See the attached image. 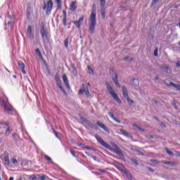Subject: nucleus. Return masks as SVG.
I'll return each instance as SVG.
<instances>
[{
    "mask_svg": "<svg viewBox=\"0 0 180 180\" xmlns=\"http://www.w3.org/2000/svg\"><path fill=\"white\" fill-rule=\"evenodd\" d=\"M155 120H160L158 119V117H155Z\"/></svg>",
    "mask_w": 180,
    "mask_h": 180,
    "instance_id": "64",
    "label": "nucleus"
},
{
    "mask_svg": "<svg viewBox=\"0 0 180 180\" xmlns=\"http://www.w3.org/2000/svg\"><path fill=\"white\" fill-rule=\"evenodd\" d=\"M111 78L112 79V81H114L115 85H117V86H120V85L119 84V80L117 79V74H116V72H112L111 73Z\"/></svg>",
    "mask_w": 180,
    "mask_h": 180,
    "instance_id": "11",
    "label": "nucleus"
},
{
    "mask_svg": "<svg viewBox=\"0 0 180 180\" xmlns=\"http://www.w3.org/2000/svg\"><path fill=\"white\" fill-rule=\"evenodd\" d=\"M41 34L44 41H46V40H49V34L47 33V31H46V30L44 29V25H42L41 28Z\"/></svg>",
    "mask_w": 180,
    "mask_h": 180,
    "instance_id": "8",
    "label": "nucleus"
},
{
    "mask_svg": "<svg viewBox=\"0 0 180 180\" xmlns=\"http://www.w3.org/2000/svg\"><path fill=\"white\" fill-rule=\"evenodd\" d=\"M146 169H148L150 171V172H154V170L153 169V168H151L150 167H147Z\"/></svg>",
    "mask_w": 180,
    "mask_h": 180,
    "instance_id": "44",
    "label": "nucleus"
},
{
    "mask_svg": "<svg viewBox=\"0 0 180 180\" xmlns=\"http://www.w3.org/2000/svg\"><path fill=\"white\" fill-rule=\"evenodd\" d=\"M11 131H12V129L11 127H8L6 129V136H9V134H11Z\"/></svg>",
    "mask_w": 180,
    "mask_h": 180,
    "instance_id": "28",
    "label": "nucleus"
},
{
    "mask_svg": "<svg viewBox=\"0 0 180 180\" xmlns=\"http://www.w3.org/2000/svg\"><path fill=\"white\" fill-rule=\"evenodd\" d=\"M70 153L73 157H77V155H75V151L70 150Z\"/></svg>",
    "mask_w": 180,
    "mask_h": 180,
    "instance_id": "43",
    "label": "nucleus"
},
{
    "mask_svg": "<svg viewBox=\"0 0 180 180\" xmlns=\"http://www.w3.org/2000/svg\"><path fill=\"white\" fill-rule=\"evenodd\" d=\"M162 70H165L166 71H168V70H169V66L167 65H162Z\"/></svg>",
    "mask_w": 180,
    "mask_h": 180,
    "instance_id": "35",
    "label": "nucleus"
},
{
    "mask_svg": "<svg viewBox=\"0 0 180 180\" xmlns=\"http://www.w3.org/2000/svg\"><path fill=\"white\" fill-rule=\"evenodd\" d=\"M53 134H55L56 137L57 139H60V136H58V133L57 132V131H56V129H53Z\"/></svg>",
    "mask_w": 180,
    "mask_h": 180,
    "instance_id": "39",
    "label": "nucleus"
},
{
    "mask_svg": "<svg viewBox=\"0 0 180 180\" xmlns=\"http://www.w3.org/2000/svg\"><path fill=\"white\" fill-rule=\"evenodd\" d=\"M91 158H93V160H94L95 161H96V156L95 155H91Z\"/></svg>",
    "mask_w": 180,
    "mask_h": 180,
    "instance_id": "53",
    "label": "nucleus"
},
{
    "mask_svg": "<svg viewBox=\"0 0 180 180\" xmlns=\"http://www.w3.org/2000/svg\"><path fill=\"white\" fill-rule=\"evenodd\" d=\"M95 138L96 139L97 141H98V143H100L101 145L103 146V147H105L112 153L117 154V155L120 157V158H123L124 157V155H123V152H122V149H120V148H119L117 145L114 144V148H112L109 144L105 142V141H103V139H102V138H101L99 135H96Z\"/></svg>",
    "mask_w": 180,
    "mask_h": 180,
    "instance_id": "1",
    "label": "nucleus"
},
{
    "mask_svg": "<svg viewBox=\"0 0 180 180\" xmlns=\"http://www.w3.org/2000/svg\"><path fill=\"white\" fill-rule=\"evenodd\" d=\"M77 9V1H72L70 6V11H76Z\"/></svg>",
    "mask_w": 180,
    "mask_h": 180,
    "instance_id": "20",
    "label": "nucleus"
},
{
    "mask_svg": "<svg viewBox=\"0 0 180 180\" xmlns=\"http://www.w3.org/2000/svg\"><path fill=\"white\" fill-rule=\"evenodd\" d=\"M155 57H158V48H156L154 51Z\"/></svg>",
    "mask_w": 180,
    "mask_h": 180,
    "instance_id": "38",
    "label": "nucleus"
},
{
    "mask_svg": "<svg viewBox=\"0 0 180 180\" xmlns=\"http://www.w3.org/2000/svg\"><path fill=\"white\" fill-rule=\"evenodd\" d=\"M160 124L161 126H164V127H165V124H164V123L162 122Z\"/></svg>",
    "mask_w": 180,
    "mask_h": 180,
    "instance_id": "62",
    "label": "nucleus"
},
{
    "mask_svg": "<svg viewBox=\"0 0 180 180\" xmlns=\"http://www.w3.org/2000/svg\"><path fill=\"white\" fill-rule=\"evenodd\" d=\"M62 0H55V2H56V5H57V9H60L61 10L63 8V4L61 2Z\"/></svg>",
    "mask_w": 180,
    "mask_h": 180,
    "instance_id": "22",
    "label": "nucleus"
},
{
    "mask_svg": "<svg viewBox=\"0 0 180 180\" xmlns=\"http://www.w3.org/2000/svg\"><path fill=\"white\" fill-rule=\"evenodd\" d=\"M27 37L30 39V40H33V39H34V35L32 32V26H28V28L27 30Z\"/></svg>",
    "mask_w": 180,
    "mask_h": 180,
    "instance_id": "13",
    "label": "nucleus"
},
{
    "mask_svg": "<svg viewBox=\"0 0 180 180\" xmlns=\"http://www.w3.org/2000/svg\"><path fill=\"white\" fill-rule=\"evenodd\" d=\"M63 23L65 26H67V17L63 16Z\"/></svg>",
    "mask_w": 180,
    "mask_h": 180,
    "instance_id": "37",
    "label": "nucleus"
},
{
    "mask_svg": "<svg viewBox=\"0 0 180 180\" xmlns=\"http://www.w3.org/2000/svg\"><path fill=\"white\" fill-rule=\"evenodd\" d=\"M122 94H123V96L125 99L129 98V94L127 93V89L126 88V86H123L122 87Z\"/></svg>",
    "mask_w": 180,
    "mask_h": 180,
    "instance_id": "19",
    "label": "nucleus"
},
{
    "mask_svg": "<svg viewBox=\"0 0 180 180\" xmlns=\"http://www.w3.org/2000/svg\"><path fill=\"white\" fill-rule=\"evenodd\" d=\"M150 161L152 162V164H155V165H158V164L160 163L158 160L151 159Z\"/></svg>",
    "mask_w": 180,
    "mask_h": 180,
    "instance_id": "31",
    "label": "nucleus"
},
{
    "mask_svg": "<svg viewBox=\"0 0 180 180\" xmlns=\"http://www.w3.org/2000/svg\"><path fill=\"white\" fill-rule=\"evenodd\" d=\"M82 122H84V123H86V124H88L89 127H91L92 129H94V124H92V122H91V121L86 120L85 117H81Z\"/></svg>",
    "mask_w": 180,
    "mask_h": 180,
    "instance_id": "18",
    "label": "nucleus"
},
{
    "mask_svg": "<svg viewBox=\"0 0 180 180\" xmlns=\"http://www.w3.org/2000/svg\"><path fill=\"white\" fill-rule=\"evenodd\" d=\"M108 115L110 116V117H112V119H113V117H115V115H113V114L112 112H108Z\"/></svg>",
    "mask_w": 180,
    "mask_h": 180,
    "instance_id": "48",
    "label": "nucleus"
},
{
    "mask_svg": "<svg viewBox=\"0 0 180 180\" xmlns=\"http://www.w3.org/2000/svg\"><path fill=\"white\" fill-rule=\"evenodd\" d=\"M85 148H86L87 150H92V148H91V147H89V146H86Z\"/></svg>",
    "mask_w": 180,
    "mask_h": 180,
    "instance_id": "54",
    "label": "nucleus"
},
{
    "mask_svg": "<svg viewBox=\"0 0 180 180\" xmlns=\"http://www.w3.org/2000/svg\"><path fill=\"white\" fill-rule=\"evenodd\" d=\"M127 176L128 179H131V175L127 174Z\"/></svg>",
    "mask_w": 180,
    "mask_h": 180,
    "instance_id": "57",
    "label": "nucleus"
},
{
    "mask_svg": "<svg viewBox=\"0 0 180 180\" xmlns=\"http://www.w3.org/2000/svg\"><path fill=\"white\" fill-rule=\"evenodd\" d=\"M32 180H37V176H34L32 178Z\"/></svg>",
    "mask_w": 180,
    "mask_h": 180,
    "instance_id": "58",
    "label": "nucleus"
},
{
    "mask_svg": "<svg viewBox=\"0 0 180 180\" xmlns=\"http://www.w3.org/2000/svg\"><path fill=\"white\" fill-rule=\"evenodd\" d=\"M96 26V5L94 4L91 14L90 16V24L89 27V32L90 34L95 33V27Z\"/></svg>",
    "mask_w": 180,
    "mask_h": 180,
    "instance_id": "2",
    "label": "nucleus"
},
{
    "mask_svg": "<svg viewBox=\"0 0 180 180\" xmlns=\"http://www.w3.org/2000/svg\"><path fill=\"white\" fill-rule=\"evenodd\" d=\"M115 122H117V123H122V122H120V120H119V119H117L116 117H113L112 118Z\"/></svg>",
    "mask_w": 180,
    "mask_h": 180,
    "instance_id": "40",
    "label": "nucleus"
},
{
    "mask_svg": "<svg viewBox=\"0 0 180 180\" xmlns=\"http://www.w3.org/2000/svg\"><path fill=\"white\" fill-rule=\"evenodd\" d=\"M4 164H6V165H9L10 164L9 156L8 155L4 156Z\"/></svg>",
    "mask_w": 180,
    "mask_h": 180,
    "instance_id": "24",
    "label": "nucleus"
},
{
    "mask_svg": "<svg viewBox=\"0 0 180 180\" xmlns=\"http://www.w3.org/2000/svg\"><path fill=\"white\" fill-rule=\"evenodd\" d=\"M88 70H89V74H92L94 75V70H92V68H91L89 66L88 67Z\"/></svg>",
    "mask_w": 180,
    "mask_h": 180,
    "instance_id": "41",
    "label": "nucleus"
},
{
    "mask_svg": "<svg viewBox=\"0 0 180 180\" xmlns=\"http://www.w3.org/2000/svg\"><path fill=\"white\" fill-rule=\"evenodd\" d=\"M18 64L22 74H26V70H25V63L22 60H18Z\"/></svg>",
    "mask_w": 180,
    "mask_h": 180,
    "instance_id": "15",
    "label": "nucleus"
},
{
    "mask_svg": "<svg viewBox=\"0 0 180 180\" xmlns=\"http://www.w3.org/2000/svg\"><path fill=\"white\" fill-rule=\"evenodd\" d=\"M176 157H180V153H179V151H176Z\"/></svg>",
    "mask_w": 180,
    "mask_h": 180,
    "instance_id": "52",
    "label": "nucleus"
},
{
    "mask_svg": "<svg viewBox=\"0 0 180 180\" xmlns=\"http://www.w3.org/2000/svg\"><path fill=\"white\" fill-rule=\"evenodd\" d=\"M101 8H105L106 6V0H100Z\"/></svg>",
    "mask_w": 180,
    "mask_h": 180,
    "instance_id": "26",
    "label": "nucleus"
},
{
    "mask_svg": "<svg viewBox=\"0 0 180 180\" xmlns=\"http://www.w3.org/2000/svg\"><path fill=\"white\" fill-rule=\"evenodd\" d=\"M154 103H155V105L158 104V101H157L156 100L153 101Z\"/></svg>",
    "mask_w": 180,
    "mask_h": 180,
    "instance_id": "59",
    "label": "nucleus"
},
{
    "mask_svg": "<svg viewBox=\"0 0 180 180\" xmlns=\"http://www.w3.org/2000/svg\"><path fill=\"white\" fill-rule=\"evenodd\" d=\"M63 81L68 89H71V86H70V83L68 82V77H67V75L63 74Z\"/></svg>",
    "mask_w": 180,
    "mask_h": 180,
    "instance_id": "12",
    "label": "nucleus"
},
{
    "mask_svg": "<svg viewBox=\"0 0 180 180\" xmlns=\"http://www.w3.org/2000/svg\"><path fill=\"white\" fill-rule=\"evenodd\" d=\"M162 163L165 164V165H171L172 167H176V165H178V163L176 162H170L167 160L162 161Z\"/></svg>",
    "mask_w": 180,
    "mask_h": 180,
    "instance_id": "17",
    "label": "nucleus"
},
{
    "mask_svg": "<svg viewBox=\"0 0 180 180\" xmlns=\"http://www.w3.org/2000/svg\"><path fill=\"white\" fill-rule=\"evenodd\" d=\"M96 124H97V126H98L101 129H103V130L105 131H106L107 133H109V129H108V127L105 126V124H103L102 122H101L100 121H98L96 122Z\"/></svg>",
    "mask_w": 180,
    "mask_h": 180,
    "instance_id": "16",
    "label": "nucleus"
},
{
    "mask_svg": "<svg viewBox=\"0 0 180 180\" xmlns=\"http://www.w3.org/2000/svg\"><path fill=\"white\" fill-rule=\"evenodd\" d=\"M139 84L140 83H139V82L137 79H132L131 85L133 86H139Z\"/></svg>",
    "mask_w": 180,
    "mask_h": 180,
    "instance_id": "23",
    "label": "nucleus"
},
{
    "mask_svg": "<svg viewBox=\"0 0 180 180\" xmlns=\"http://www.w3.org/2000/svg\"><path fill=\"white\" fill-rule=\"evenodd\" d=\"M165 85L167 86H172L173 88H176V89H179L180 91V86L178 84H176L175 83L172 82H169V80H166L165 82Z\"/></svg>",
    "mask_w": 180,
    "mask_h": 180,
    "instance_id": "10",
    "label": "nucleus"
},
{
    "mask_svg": "<svg viewBox=\"0 0 180 180\" xmlns=\"http://www.w3.org/2000/svg\"><path fill=\"white\" fill-rule=\"evenodd\" d=\"M84 22V17H80L77 21H73V23L78 29H81V23Z\"/></svg>",
    "mask_w": 180,
    "mask_h": 180,
    "instance_id": "14",
    "label": "nucleus"
},
{
    "mask_svg": "<svg viewBox=\"0 0 180 180\" xmlns=\"http://www.w3.org/2000/svg\"><path fill=\"white\" fill-rule=\"evenodd\" d=\"M126 99H127V101L129 105H132V103H134V101L130 100V98L128 97V98H126Z\"/></svg>",
    "mask_w": 180,
    "mask_h": 180,
    "instance_id": "36",
    "label": "nucleus"
},
{
    "mask_svg": "<svg viewBox=\"0 0 180 180\" xmlns=\"http://www.w3.org/2000/svg\"><path fill=\"white\" fill-rule=\"evenodd\" d=\"M114 165L115 167H116V168L122 171V172H124V174H127V172H126V170H124V166H123L122 163L119 162H115Z\"/></svg>",
    "mask_w": 180,
    "mask_h": 180,
    "instance_id": "9",
    "label": "nucleus"
},
{
    "mask_svg": "<svg viewBox=\"0 0 180 180\" xmlns=\"http://www.w3.org/2000/svg\"><path fill=\"white\" fill-rule=\"evenodd\" d=\"M158 1H160V0H153L152 5H155V4H157V2H158Z\"/></svg>",
    "mask_w": 180,
    "mask_h": 180,
    "instance_id": "47",
    "label": "nucleus"
},
{
    "mask_svg": "<svg viewBox=\"0 0 180 180\" xmlns=\"http://www.w3.org/2000/svg\"><path fill=\"white\" fill-rule=\"evenodd\" d=\"M176 68L180 67V60L176 62Z\"/></svg>",
    "mask_w": 180,
    "mask_h": 180,
    "instance_id": "49",
    "label": "nucleus"
},
{
    "mask_svg": "<svg viewBox=\"0 0 180 180\" xmlns=\"http://www.w3.org/2000/svg\"><path fill=\"white\" fill-rule=\"evenodd\" d=\"M85 154H86V155H91L90 154H89V153H88V152H85Z\"/></svg>",
    "mask_w": 180,
    "mask_h": 180,
    "instance_id": "61",
    "label": "nucleus"
},
{
    "mask_svg": "<svg viewBox=\"0 0 180 180\" xmlns=\"http://www.w3.org/2000/svg\"><path fill=\"white\" fill-rule=\"evenodd\" d=\"M120 131L123 136H125L126 137H130V133H129L127 131L121 129H120Z\"/></svg>",
    "mask_w": 180,
    "mask_h": 180,
    "instance_id": "21",
    "label": "nucleus"
},
{
    "mask_svg": "<svg viewBox=\"0 0 180 180\" xmlns=\"http://www.w3.org/2000/svg\"><path fill=\"white\" fill-rule=\"evenodd\" d=\"M13 137L15 139L16 137V134H13Z\"/></svg>",
    "mask_w": 180,
    "mask_h": 180,
    "instance_id": "60",
    "label": "nucleus"
},
{
    "mask_svg": "<svg viewBox=\"0 0 180 180\" xmlns=\"http://www.w3.org/2000/svg\"><path fill=\"white\" fill-rule=\"evenodd\" d=\"M1 102L4 108L5 112H6V113H8L9 115L12 114L13 108L12 107V105H11V104H9V103H8V101L1 98Z\"/></svg>",
    "mask_w": 180,
    "mask_h": 180,
    "instance_id": "4",
    "label": "nucleus"
},
{
    "mask_svg": "<svg viewBox=\"0 0 180 180\" xmlns=\"http://www.w3.org/2000/svg\"><path fill=\"white\" fill-rule=\"evenodd\" d=\"M53 1L51 0L48 1L47 4H46V2H44V6L42 9L44 11H46V15H47V16L51 13V11L53 10Z\"/></svg>",
    "mask_w": 180,
    "mask_h": 180,
    "instance_id": "5",
    "label": "nucleus"
},
{
    "mask_svg": "<svg viewBox=\"0 0 180 180\" xmlns=\"http://www.w3.org/2000/svg\"><path fill=\"white\" fill-rule=\"evenodd\" d=\"M40 180H46V176H40Z\"/></svg>",
    "mask_w": 180,
    "mask_h": 180,
    "instance_id": "50",
    "label": "nucleus"
},
{
    "mask_svg": "<svg viewBox=\"0 0 180 180\" xmlns=\"http://www.w3.org/2000/svg\"><path fill=\"white\" fill-rule=\"evenodd\" d=\"M124 61H133V58L130 56H127L124 58Z\"/></svg>",
    "mask_w": 180,
    "mask_h": 180,
    "instance_id": "33",
    "label": "nucleus"
},
{
    "mask_svg": "<svg viewBox=\"0 0 180 180\" xmlns=\"http://www.w3.org/2000/svg\"><path fill=\"white\" fill-rule=\"evenodd\" d=\"M45 160H46V161H51V158H50L47 155H45Z\"/></svg>",
    "mask_w": 180,
    "mask_h": 180,
    "instance_id": "42",
    "label": "nucleus"
},
{
    "mask_svg": "<svg viewBox=\"0 0 180 180\" xmlns=\"http://www.w3.org/2000/svg\"><path fill=\"white\" fill-rule=\"evenodd\" d=\"M84 92L87 98H91V93H89V89H88V86H84V84H83V88L79 90V95H84Z\"/></svg>",
    "mask_w": 180,
    "mask_h": 180,
    "instance_id": "6",
    "label": "nucleus"
},
{
    "mask_svg": "<svg viewBox=\"0 0 180 180\" xmlns=\"http://www.w3.org/2000/svg\"><path fill=\"white\" fill-rule=\"evenodd\" d=\"M35 53L37 54V56H38V57H39L40 58H42L43 56H41V53H40V50L39 49H35Z\"/></svg>",
    "mask_w": 180,
    "mask_h": 180,
    "instance_id": "27",
    "label": "nucleus"
},
{
    "mask_svg": "<svg viewBox=\"0 0 180 180\" xmlns=\"http://www.w3.org/2000/svg\"><path fill=\"white\" fill-rule=\"evenodd\" d=\"M172 106H174L175 109H178V107L176 106V103H172Z\"/></svg>",
    "mask_w": 180,
    "mask_h": 180,
    "instance_id": "51",
    "label": "nucleus"
},
{
    "mask_svg": "<svg viewBox=\"0 0 180 180\" xmlns=\"http://www.w3.org/2000/svg\"><path fill=\"white\" fill-rule=\"evenodd\" d=\"M105 11H106V8H105V7L101 8V16H102L103 19H105V16L106 15Z\"/></svg>",
    "mask_w": 180,
    "mask_h": 180,
    "instance_id": "25",
    "label": "nucleus"
},
{
    "mask_svg": "<svg viewBox=\"0 0 180 180\" xmlns=\"http://www.w3.org/2000/svg\"><path fill=\"white\" fill-rule=\"evenodd\" d=\"M134 127H136V129H138V130H139V131H144V129H143V128L139 127V126L137 125V124H134Z\"/></svg>",
    "mask_w": 180,
    "mask_h": 180,
    "instance_id": "34",
    "label": "nucleus"
},
{
    "mask_svg": "<svg viewBox=\"0 0 180 180\" xmlns=\"http://www.w3.org/2000/svg\"><path fill=\"white\" fill-rule=\"evenodd\" d=\"M4 124H5V126H7V127H10L9 123L8 122H4Z\"/></svg>",
    "mask_w": 180,
    "mask_h": 180,
    "instance_id": "55",
    "label": "nucleus"
},
{
    "mask_svg": "<svg viewBox=\"0 0 180 180\" xmlns=\"http://www.w3.org/2000/svg\"><path fill=\"white\" fill-rule=\"evenodd\" d=\"M70 41V39L68 37L65 39L64 45L65 49H68V42Z\"/></svg>",
    "mask_w": 180,
    "mask_h": 180,
    "instance_id": "29",
    "label": "nucleus"
},
{
    "mask_svg": "<svg viewBox=\"0 0 180 180\" xmlns=\"http://www.w3.org/2000/svg\"><path fill=\"white\" fill-rule=\"evenodd\" d=\"M9 180H13V176L10 177Z\"/></svg>",
    "mask_w": 180,
    "mask_h": 180,
    "instance_id": "63",
    "label": "nucleus"
},
{
    "mask_svg": "<svg viewBox=\"0 0 180 180\" xmlns=\"http://www.w3.org/2000/svg\"><path fill=\"white\" fill-rule=\"evenodd\" d=\"M107 91L109 92V94L111 95V96L117 102V103H122V101L120 98H119V96L116 93H115V90L113 89V87L109 85V84H106Z\"/></svg>",
    "mask_w": 180,
    "mask_h": 180,
    "instance_id": "3",
    "label": "nucleus"
},
{
    "mask_svg": "<svg viewBox=\"0 0 180 180\" xmlns=\"http://www.w3.org/2000/svg\"><path fill=\"white\" fill-rule=\"evenodd\" d=\"M55 79L56 82V85L59 88V89H60V91H62V92H63V94L65 95H67V92L65 91V90L64 89V88H63V86L61 85V80L60 79V77H58V75H56Z\"/></svg>",
    "mask_w": 180,
    "mask_h": 180,
    "instance_id": "7",
    "label": "nucleus"
},
{
    "mask_svg": "<svg viewBox=\"0 0 180 180\" xmlns=\"http://www.w3.org/2000/svg\"><path fill=\"white\" fill-rule=\"evenodd\" d=\"M79 147H82V148H85V147L86 146L85 144H84V143H80L79 145Z\"/></svg>",
    "mask_w": 180,
    "mask_h": 180,
    "instance_id": "45",
    "label": "nucleus"
},
{
    "mask_svg": "<svg viewBox=\"0 0 180 180\" xmlns=\"http://www.w3.org/2000/svg\"><path fill=\"white\" fill-rule=\"evenodd\" d=\"M131 161L135 164L136 167H137V165H139V160H137L136 159L134 158H130Z\"/></svg>",
    "mask_w": 180,
    "mask_h": 180,
    "instance_id": "32",
    "label": "nucleus"
},
{
    "mask_svg": "<svg viewBox=\"0 0 180 180\" xmlns=\"http://www.w3.org/2000/svg\"><path fill=\"white\" fill-rule=\"evenodd\" d=\"M63 13L64 14L63 16L67 17V12H65V11H63Z\"/></svg>",
    "mask_w": 180,
    "mask_h": 180,
    "instance_id": "56",
    "label": "nucleus"
},
{
    "mask_svg": "<svg viewBox=\"0 0 180 180\" xmlns=\"http://www.w3.org/2000/svg\"><path fill=\"white\" fill-rule=\"evenodd\" d=\"M165 151L167 153V154H168V155H174V153H172V151L169 150V149L168 148H165Z\"/></svg>",
    "mask_w": 180,
    "mask_h": 180,
    "instance_id": "30",
    "label": "nucleus"
},
{
    "mask_svg": "<svg viewBox=\"0 0 180 180\" xmlns=\"http://www.w3.org/2000/svg\"><path fill=\"white\" fill-rule=\"evenodd\" d=\"M13 164H18V160L16 159H12Z\"/></svg>",
    "mask_w": 180,
    "mask_h": 180,
    "instance_id": "46",
    "label": "nucleus"
}]
</instances>
